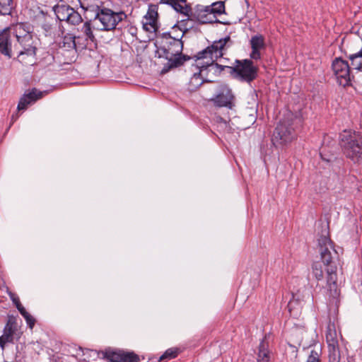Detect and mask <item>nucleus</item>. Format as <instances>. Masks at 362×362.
Here are the masks:
<instances>
[{"label":"nucleus","mask_w":362,"mask_h":362,"mask_svg":"<svg viewBox=\"0 0 362 362\" xmlns=\"http://www.w3.org/2000/svg\"><path fill=\"white\" fill-rule=\"evenodd\" d=\"M162 3H165L166 2V0H161L160 1Z\"/></svg>","instance_id":"obj_39"},{"label":"nucleus","mask_w":362,"mask_h":362,"mask_svg":"<svg viewBox=\"0 0 362 362\" xmlns=\"http://www.w3.org/2000/svg\"><path fill=\"white\" fill-rule=\"evenodd\" d=\"M210 12L215 15H221L225 11V5L223 1H218L211 4V6H209Z\"/></svg>","instance_id":"obj_30"},{"label":"nucleus","mask_w":362,"mask_h":362,"mask_svg":"<svg viewBox=\"0 0 362 362\" xmlns=\"http://www.w3.org/2000/svg\"><path fill=\"white\" fill-rule=\"evenodd\" d=\"M126 17L124 12H114L111 9L103 8L99 13H97L95 19L100 23V26L98 27V30L108 31L114 30L117 25Z\"/></svg>","instance_id":"obj_5"},{"label":"nucleus","mask_w":362,"mask_h":362,"mask_svg":"<svg viewBox=\"0 0 362 362\" xmlns=\"http://www.w3.org/2000/svg\"><path fill=\"white\" fill-rule=\"evenodd\" d=\"M322 228L320 238L318 239V252L327 273V296L329 299L334 300L339 295L337 284V266L333 260V253L336 254V251L334 243L329 238V222Z\"/></svg>","instance_id":"obj_1"},{"label":"nucleus","mask_w":362,"mask_h":362,"mask_svg":"<svg viewBox=\"0 0 362 362\" xmlns=\"http://www.w3.org/2000/svg\"><path fill=\"white\" fill-rule=\"evenodd\" d=\"M231 45L232 40L229 36L214 41L211 45L197 54L195 57L197 65L201 68L213 65L218 58L223 57L225 51Z\"/></svg>","instance_id":"obj_3"},{"label":"nucleus","mask_w":362,"mask_h":362,"mask_svg":"<svg viewBox=\"0 0 362 362\" xmlns=\"http://www.w3.org/2000/svg\"><path fill=\"white\" fill-rule=\"evenodd\" d=\"M332 67L334 74L350 68L348 62L340 58H337L333 61Z\"/></svg>","instance_id":"obj_25"},{"label":"nucleus","mask_w":362,"mask_h":362,"mask_svg":"<svg viewBox=\"0 0 362 362\" xmlns=\"http://www.w3.org/2000/svg\"><path fill=\"white\" fill-rule=\"evenodd\" d=\"M216 106L232 109L235 105V95L228 85H221L218 94L212 99Z\"/></svg>","instance_id":"obj_11"},{"label":"nucleus","mask_w":362,"mask_h":362,"mask_svg":"<svg viewBox=\"0 0 362 362\" xmlns=\"http://www.w3.org/2000/svg\"><path fill=\"white\" fill-rule=\"evenodd\" d=\"M184 33L180 36L170 37L168 41V46L165 48L167 52L171 56H177L182 53L183 48V43L181 40Z\"/></svg>","instance_id":"obj_16"},{"label":"nucleus","mask_w":362,"mask_h":362,"mask_svg":"<svg viewBox=\"0 0 362 362\" xmlns=\"http://www.w3.org/2000/svg\"><path fill=\"white\" fill-rule=\"evenodd\" d=\"M0 52L8 58L12 57V45L8 28L0 33Z\"/></svg>","instance_id":"obj_15"},{"label":"nucleus","mask_w":362,"mask_h":362,"mask_svg":"<svg viewBox=\"0 0 362 362\" xmlns=\"http://www.w3.org/2000/svg\"><path fill=\"white\" fill-rule=\"evenodd\" d=\"M325 337L328 348L329 361L339 362L341 356L339 349L337 334L334 324L329 323L327 325Z\"/></svg>","instance_id":"obj_8"},{"label":"nucleus","mask_w":362,"mask_h":362,"mask_svg":"<svg viewBox=\"0 0 362 362\" xmlns=\"http://www.w3.org/2000/svg\"><path fill=\"white\" fill-rule=\"evenodd\" d=\"M18 60L25 65H32L35 62V56L33 58L28 57L26 50H21L18 55Z\"/></svg>","instance_id":"obj_27"},{"label":"nucleus","mask_w":362,"mask_h":362,"mask_svg":"<svg viewBox=\"0 0 362 362\" xmlns=\"http://www.w3.org/2000/svg\"><path fill=\"white\" fill-rule=\"evenodd\" d=\"M178 354L177 349H168L165 353L160 357V361L165 359L175 358Z\"/></svg>","instance_id":"obj_33"},{"label":"nucleus","mask_w":362,"mask_h":362,"mask_svg":"<svg viewBox=\"0 0 362 362\" xmlns=\"http://www.w3.org/2000/svg\"><path fill=\"white\" fill-rule=\"evenodd\" d=\"M288 309L291 314L294 317H298L300 313V303L296 299H291L288 303Z\"/></svg>","instance_id":"obj_26"},{"label":"nucleus","mask_w":362,"mask_h":362,"mask_svg":"<svg viewBox=\"0 0 362 362\" xmlns=\"http://www.w3.org/2000/svg\"><path fill=\"white\" fill-rule=\"evenodd\" d=\"M60 48L65 50L74 52L76 48L75 37L71 35H65L62 42L60 43Z\"/></svg>","instance_id":"obj_23"},{"label":"nucleus","mask_w":362,"mask_h":362,"mask_svg":"<svg viewBox=\"0 0 362 362\" xmlns=\"http://www.w3.org/2000/svg\"><path fill=\"white\" fill-rule=\"evenodd\" d=\"M42 97V93L40 91H37L35 89L28 94L23 95V96L21 97L19 100L17 107L18 110L20 111L25 110L28 105L35 102L37 99H40Z\"/></svg>","instance_id":"obj_17"},{"label":"nucleus","mask_w":362,"mask_h":362,"mask_svg":"<svg viewBox=\"0 0 362 362\" xmlns=\"http://www.w3.org/2000/svg\"><path fill=\"white\" fill-rule=\"evenodd\" d=\"M81 31L85 35L86 38L91 40L92 42L95 40V36L92 32L90 23L86 22L81 28Z\"/></svg>","instance_id":"obj_31"},{"label":"nucleus","mask_w":362,"mask_h":362,"mask_svg":"<svg viewBox=\"0 0 362 362\" xmlns=\"http://www.w3.org/2000/svg\"><path fill=\"white\" fill-rule=\"evenodd\" d=\"M17 309L25 318L29 328L33 329L35 324V319L26 311L25 308L21 304L17 305Z\"/></svg>","instance_id":"obj_24"},{"label":"nucleus","mask_w":362,"mask_h":362,"mask_svg":"<svg viewBox=\"0 0 362 362\" xmlns=\"http://www.w3.org/2000/svg\"><path fill=\"white\" fill-rule=\"evenodd\" d=\"M180 13L186 16V18L181 20L180 22H178V24L175 25L173 28L175 30L176 29V28H178L181 30H187V28L185 24L188 21H192L193 9L189 5H187L186 2L185 4H184V6Z\"/></svg>","instance_id":"obj_19"},{"label":"nucleus","mask_w":362,"mask_h":362,"mask_svg":"<svg viewBox=\"0 0 362 362\" xmlns=\"http://www.w3.org/2000/svg\"><path fill=\"white\" fill-rule=\"evenodd\" d=\"M22 334L17 320L13 317H9L4 327V334L0 337V346L4 347L6 343L12 342L14 339H18Z\"/></svg>","instance_id":"obj_9"},{"label":"nucleus","mask_w":362,"mask_h":362,"mask_svg":"<svg viewBox=\"0 0 362 362\" xmlns=\"http://www.w3.org/2000/svg\"><path fill=\"white\" fill-rule=\"evenodd\" d=\"M252 52L250 57L252 59H259L261 58L260 50L265 47L264 37L262 35L258 34L252 36L250 40Z\"/></svg>","instance_id":"obj_14"},{"label":"nucleus","mask_w":362,"mask_h":362,"mask_svg":"<svg viewBox=\"0 0 362 362\" xmlns=\"http://www.w3.org/2000/svg\"><path fill=\"white\" fill-rule=\"evenodd\" d=\"M316 355H317V353H315L314 351H312L310 356L308 357L307 362H317Z\"/></svg>","instance_id":"obj_36"},{"label":"nucleus","mask_w":362,"mask_h":362,"mask_svg":"<svg viewBox=\"0 0 362 362\" xmlns=\"http://www.w3.org/2000/svg\"><path fill=\"white\" fill-rule=\"evenodd\" d=\"M103 358L110 362H139V356L133 352L122 350L106 349L102 352Z\"/></svg>","instance_id":"obj_10"},{"label":"nucleus","mask_w":362,"mask_h":362,"mask_svg":"<svg viewBox=\"0 0 362 362\" xmlns=\"http://www.w3.org/2000/svg\"><path fill=\"white\" fill-rule=\"evenodd\" d=\"M361 58H362V50L349 57L351 64L354 66V69L362 71V60Z\"/></svg>","instance_id":"obj_28"},{"label":"nucleus","mask_w":362,"mask_h":362,"mask_svg":"<svg viewBox=\"0 0 362 362\" xmlns=\"http://www.w3.org/2000/svg\"><path fill=\"white\" fill-rule=\"evenodd\" d=\"M339 145L345 156L354 163L362 165V135L359 132L344 130L339 135Z\"/></svg>","instance_id":"obj_2"},{"label":"nucleus","mask_w":362,"mask_h":362,"mask_svg":"<svg viewBox=\"0 0 362 362\" xmlns=\"http://www.w3.org/2000/svg\"><path fill=\"white\" fill-rule=\"evenodd\" d=\"M203 71V70H201L200 73L199 74H194V76L192 77L191 78V81H190V83H193L194 82H197L199 85L202 84V80L201 78H199V75L201 74V73Z\"/></svg>","instance_id":"obj_35"},{"label":"nucleus","mask_w":362,"mask_h":362,"mask_svg":"<svg viewBox=\"0 0 362 362\" xmlns=\"http://www.w3.org/2000/svg\"><path fill=\"white\" fill-rule=\"evenodd\" d=\"M11 299L16 307H17V305L21 304L20 302V300L18 297L12 296Z\"/></svg>","instance_id":"obj_37"},{"label":"nucleus","mask_w":362,"mask_h":362,"mask_svg":"<svg viewBox=\"0 0 362 362\" xmlns=\"http://www.w3.org/2000/svg\"><path fill=\"white\" fill-rule=\"evenodd\" d=\"M339 85L346 87L351 86V76L350 74V68L343 70L334 74Z\"/></svg>","instance_id":"obj_22"},{"label":"nucleus","mask_w":362,"mask_h":362,"mask_svg":"<svg viewBox=\"0 0 362 362\" xmlns=\"http://www.w3.org/2000/svg\"><path fill=\"white\" fill-rule=\"evenodd\" d=\"M185 3H186V1L185 2H182L181 1H175V0H174V1H172L171 4H172L173 8L176 11H177L179 13H181L182 7L184 6V4H185Z\"/></svg>","instance_id":"obj_34"},{"label":"nucleus","mask_w":362,"mask_h":362,"mask_svg":"<svg viewBox=\"0 0 362 362\" xmlns=\"http://www.w3.org/2000/svg\"><path fill=\"white\" fill-rule=\"evenodd\" d=\"M257 362H271L268 343L264 340H262L259 344Z\"/></svg>","instance_id":"obj_21"},{"label":"nucleus","mask_w":362,"mask_h":362,"mask_svg":"<svg viewBox=\"0 0 362 362\" xmlns=\"http://www.w3.org/2000/svg\"><path fill=\"white\" fill-rule=\"evenodd\" d=\"M16 37L22 47L21 50H26L28 57L33 58L36 55L37 38L29 30H26L23 24L15 28Z\"/></svg>","instance_id":"obj_6"},{"label":"nucleus","mask_w":362,"mask_h":362,"mask_svg":"<svg viewBox=\"0 0 362 362\" xmlns=\"http://www.w3.org/2000/svg\"><path fill=\"white\" fill-rule=\"evenodd\" d=\"M13 0H0V15H9L13 8Z\"/></svg>","instance_id":"obj_29"},{"label":"nucleus","mask_w":362,"mask_h":362,"mask_svg":"<svg viewBox=\"0 0 362 362\" xmlns=\"http://www.w3.org/2000/svg\"><path fill=\"white\" fill-rule=\"evenodd\" d=\"M296 138L293 128L288 122H280L275 128L272 142L276 147H283Z\"/></svg>","instance_id":"obj_7"},{"label":"nucleus","mask_w":362,"mask_h":362,"mask_svg":"<svg viewBox=\"0 0 362 362\" xmlns=\"http://www.w3.org/2000/svg\"><path fill=\"white\" fill-rule=\"evenodd\" d=\"M216 21V16L210 12L209 6L197 5L193 8L192 21L200 23H211Z\"/></svg>","instance_id":"obj_13"},{"label":"nucleus","mask_w":362,"mask_h":362,"mask_svg":"<svg viewBox=\"0 0 362 362\" xmlns=\"http://www.w3.org/2000/svg\"><path fill=\"white\" fill-rule=\"evenodd\" d=\"M158 6L156 4H150L146 14L142 20L143 28L150 33H156L158 29Z\"/></svg>","instance_id":"obj_12"},{"label":"nucleus","mask_w":362,"mask_h":362,"mask_svg":"<svg viewBox=\"0 0 362 362\" xmlns=\"http://www.w3.org/2000/svg\"><path fill=\"white\" fill-rule=\"evenodd\" d=\"M66 21L73 25H78L82 22V18L77 11L72 8L69 19Z\"/></svg>","instance_id":"obj_32"},{"label":"nucleus","mask_w":362,"mask_h":362,"mask_svg":"<svg viewBox=\"0 0 362 362\" xmlns=\"http://www.w3.org/2000/svg\"><path fill=\"white\" fill-rule=\"evenodd\" d=\"M78 351H81V352L83 351V350H82V349L81 347L78 348Z\"/></svg>","instance_id":"obj_38"},{"label":"nucleus","mask_w":362,"mask_h":362,"mask_svg":"<svg viewBox=\"0 0 362 362\" xmlns=\"http://www.w3.org/2000/svg\"><path fill=\"white\" fill-rule=\"evenodd\" d=\"M226 67L235 77L246 82H251L257 75V68L250 59L235 60L233 66Z\"/></svg>","instance_id":"obj_4"},{"label":"nucleus","mask_w":362,"mask_h":362,"mask_svg":"<svg viewBox=\"0 0 362 362\" xmlns=\"http://www.w3.org/2000/svg\"><path fill=\"white\" fill-rule=\"evenodd\" d=\"M81 7L85 11H90L95 13H99L103 8H101L102 3L99 0H78Z\"/></svg>","instance_id":"obj_18"},{"label":"nucleus","mask_w":362,"mask_h":362,"mask_svg":"<svg viewBox=\"0 0 362 362\" xmlns=\"http://www.w3.org/2000/svg\"><path fill=\"white\" fill-rule=\"evenodd\" d=\"M73 8L66 4H58L54 7L57 18L61 21H66Z\"/></svg>","instance_id":"obj_20"}]
</instances>
